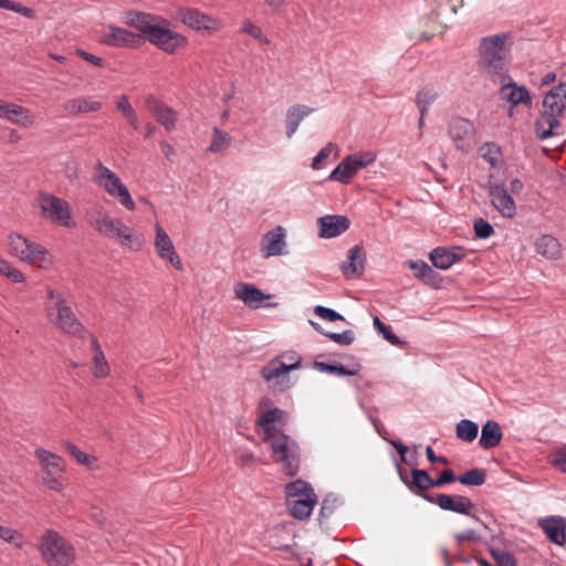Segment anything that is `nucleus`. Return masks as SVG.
<instances>
[{"mask_svg": "<svg viewBox=\"0 0 566 566\" xmlns=\"http://www.w3.org/2000/svg\"><path fill=\"white\" fill-rule=\"evenodd\" d=\"M398 473L400 480L405 483V485L415 494L423 495L422 492L428 491L431 488H436L434 479H432L426 470L421 469H412L411 470V479H409L400 464H397Z\"/></svg>", "mask_w": 566, "mask_h": 566, "instance_id": "f3484780", "label": "nucleus"}, {"mask_svg": "<svg viewBox=\"0 0 566 566\" xmlns=\"http://www.w3.org/2000/svg\"><path fill=\"white\" fill-rule=\"evenodd\" d=\"M285 230L277 226L266 232L261 240V253L263 258L282 255L285 248Z\"/></svg>", "mask_w": 566, "mask_h": 566, "instance_id": "412c9836", "label": "nucleus"}, {"mask_svg": "<svg viewBox=\"0 0 566 566\" xmlns=\"http://www.w3.org/2000/svg\"><path fill=\"white\" fill-rule=\"evenodd\" d=\"M316 502V494H313L302 499L287 500V505L293 517L305 520L311 515Z\"/></svg>", "mask_w": 566, "mask_h": 566, "instance_id": "473e14b6", "label": "nucleus"}, {"mask_svg": "<svg viewBox=\"0 0 566 566\" xmlns=\"http://www.w3.org/2000/svg\"><path fill=\"white\" fill-rule=\"evenodd\" d=\"M230 142H231V136L228 133L216 127L213 129L212 142H211L208 150L211 153L222 151L229 147Z\"/></svg>", "mask_w": 566, "mask_h": 566, "instance_id": "c03bdc74", "label": "nucleus"}, {"mask_svg": "<svg viewBox=\"0 0 566 566\" xmlns=\"http://www.w3.org/2000/svg\"><path fill=\"white\" fill-rule=\"evenodd\" d=\"M314 313L322 319L328 321V322H335V321H344V316L337 313L336 311L317 305L314 307Z\"/></svg>", "mask_w": 566, "mask_h": 566, "instance_id": "13d9d810", "label": "nucleus"}, {"mask_svg": "<svg viewBox=\"0 0 566 566\" xmlns=\"http://www.w3.org/2000/svg\"><path fill=\"white\" fill-rule=\"evenodd\" d=\"M335 145L333 143H327L319 151L318 154L314 157L313 159V163H312V168L313 169H319V163L323 161L324 159H326L331 153L333 151Z\"/></svg>", "mask_w": 566, "mask_h": 566, "instance_id": "bf43d9fd", "label": "nucleus"}, {"mask_svg": "<svg viewBox=\"0 0 566 566\" xmlns=\"http://www.w3.org/2000/svg\"><path fill=\"white\" fill-rule=\"evenodd\" d=\"M140 39V34L138 35L127 29L111 24L104 31L102 42L111 46L136 48Z\"/></svg>", "mask_w": 566, "mask_h": 566, "instance_id": "2eb2a0df", "label": "nucleus"}, {"mask_svg": "<svg viewBox=\"0 0 566 566\" xmlns=\"http://www.w3.org/2000/svg\"><path fill=\"white\" fill-rule=\"evenodd\" d=\"M177 14L184 25L199 33L213 34L222 29V22L219 19L198 8L182 7L178 9Z\"/></svg>", "mask_w": 566, "mask_h": 566, "instance_id": "9b49d317", "label": "nucleus"}, {"mask_svg": "<svg viewBox=\"0 0 566 566\" xmlns=\"http://www.w3.org/2000/svg\"><path fill=\"white\" fill-rule=\"evenodd\" d=\"M486 474L482 469H471L465 473L458 475V481L464 485L480 486L485 482Z\"/></svg>", "mask_w": 566, "mask_h": 566, "instance_id": "37998d69", "label": "nucleus"}, {"mask_svg": "<svg viewBox=\"0 0 566 566\" xmlns=\"http://www.w3.org/2000/svg\"><path fill=\"white\" fill-rule=\"evenodd\" d=\"M116 107L118 111H120L123 113V115L125 117H127L128 115H133V113L135 112V109L133 108L132 104L128 101L127 95H125V94L118 98V101L116 103Z\"/></svg>", "mask_w": 566, "mask_h": 566, "instance_id": "0e129e2a", "label": "nucleus"}, {"mask_svg": "<svg viewBox=\"0 0 566 566\" xmlns=\"http://www.w3.org/2000/svg\"><path fill=\"white\" fill-rule=\"evenodd\" d=\"M10 254L22 261L24 252L29 247V239L19 233H11L8 237Z\"/></svg>", "mask_w": 566, "mask_h": 566, "instance_id": "4c0bfd02", "label": "nucleus"}, {"mask_svg": "<svg viewBox=\"0 0 566 566\" xmlns=\"http://www.w3.org/2000/svg\"><path fill=\"white\" fill-rule=\"evenodd\" d=\"M338 505H339L338 497H336L332 494L327 495L323 500L322 505H321L319 517H318L319 523H323L324 520L328 518L336 511Z\"/></svg>", "mask_w": 566, "mask_h": 566, "instance_id": "49530a36", "label": "nucleus"}, {"mask_svg": "<svg viewBox=\"0 0 566 566\" xmlns=\"http://www.w3.org/2000/svg\"><path fill=\"white\" fill-rule=\"evenodd\" d=\"M124 23L137 30L143 40L167 54H174L188 44L187 38L171 29V22L159 14L137 10L127 11Z\"/></svg>", "mask_w": 566, "mask_h": 566, "instance_id": "f257e3e1", "label": "nucleus"}, {"mask_svg": "<svg viewBox=\"0 0 566 566\" xmlns=\"http://www.w3.org/2000/svg\"><path fill=\"white\" fill-rule=\"evenodd\" d=\"M63 447L70 453V455L73 457L78 463H81L87 468H93L94 464L96 463L95 457L83 452L74 443H72L70 441H64Z\"/></svg>", "mask_w": 566, "mask_h": 566, "instance_id": "a19ab883", "label": "nucleus"}, {"mask_svg": "<svg viewBox=\"0 0 566 566\" xmlns=\"http://www.w3.org/2000/svg\"><path fill=\"white\" fill-rule=\"evenodd\" d=\"M88 224L99 234L115 239L132 250L138 251L144 244L142 234L136 233L126 226L120 219L113 218L102 210H95L87 213Z\"/></svg>", "mask_w": 566, "mask_h": 566, "instance_id": "20e7f679", "label": "nucleus"}, {"mask_svg": "<svg viewBox=\"0 0 566 566\" xmlns=\"http://www.w3.org/2000/svg\"><path fill=\"white\" fill-rule=\"evenodd\" d=\"M34 455L44 470L43 476L63 475L64 462L60 455L42 448L36 449Z\"/></svg>", "mask_w": 566, "mask_h": 566, "instance_id": "bb28decb", "label": "nucleus"}, {"mask_svg": "<svg viewBox=\"0 0 566 566\" xmlns=\"http://www.w3.org/2000/svg\"><path fill=\"white\" fill-rule=\"evenodd\" d=\"M0 9H7L20 13L28 19H35L36 17V12L34 9L24 7L21 3L13 2L11 0H0Z\"/></svg>", "mask_w": 566, "mask_h": 566, "instance_id": "a18cd8bd", "label": "nucleus"}, {"mask_svg": "<svg viewBox=\"0 0 566 566\" xmlns=\"http://www.w3.org/2000/svg\"><path fill=\"white\" fill-rule=\"evenodd\" d=\"M465 256L462 247H438L430 252V261L440 270H448Z\"/></svg>", "mask_w": 566, "mask_h": 566, "instance_id": "aec40b11", "label": "nucleus"}, {"mask_svg": "<svg viewBox=\"0 0 566 566\" xmlns=\"http://www.w3.org/2000/svg\"><path fill=\"white\" fill-rule=\"evenodd\" d=\"M281 358L286 361H282L279 358L272 360L262 368L261 375L268 381L276 380L280 389L283 390L290 386V380L286 377L287 373L301 368L302 358L294 352L285 353Z\"/></svg>", "mask_w": 566, "mask_h": 566, "instance_id": "9d476101", "label": "nucleus"}, {"mask_svg": "<svg viewBox=\"0 0 566 566\" xmlns=\"http://www.w3.org/2000/svg\"><path fill=\"white\" fill-rule=\"evenodd\" d=\"M410 269L413 271L416 277L421 279L428 284L433 283L438 275L437 272L423 261H411Z\"/></svg>", "mask_w": 566, "mask_h": 566, "instance_id": "58836bf2", "label": "nucleus"}, {"mask_svg": "<svg viewBox=\"0 0 566 566\" xmlns=\"http://www.w3.org/2000/svg\"><path fill=\"white\" fill-rule=\"evenodd\" d=\"M241 31L251 35L253 39L259 40L264 44H270V40L265 36L260 27L255 25L251 20L245 19L242 23Z\"/></svg>", "mask_w": 566, "mask_h": 566, "instance_id": "8fccbe9b", "label": "nucleus"}, {"mask_svg": "<svg viewBox=\"0 0 566 566\" xmlns=\"http://www.w3.org/2000/svg\"><path fill=\"white\" fill-rule=\"evenodd\" d=\"M76 55L95 66H98V67L103 66V60L99 56H96V55L88 53L84 50H77Z\"/></svg>", "mask_w": 566, "mask_h": 566, "instance_id": "338daca9", "label": "nucleus"}, {"mask_svg": "<svg viewBox=\"0 0 566 566\" xmlns=\"http://www.w3.org/2000/svg\"><path fill=\"white\" fill-rule=\"evenodd\" d=\"M480 154L491 165H495L500 155V147L494 143H485L483 146H481Z\"/></svg>", "mask_w": 566, "mask_h": 566, "instance_id": "5fc2aeb1", "label": "nucleus"}, {"mask_svg": "<svg viewBox=\"0 0 566 566\" xmlns=\"http://www.w3.org/2000/svg\"><path fill=\"white\" fill-rule=\"evenodd\" d=\"M479 433V426L469 419H462L457 423V438L464 442H472Z\"/></svg>", "mask_w": 566, "mask_h": 566, "instance_id": "e433bc0d", "label": "nucleus"}, {"mask_svg": "<svg viewBox=\"0 0 566 566\" xmlns=\"http://www.w3.org/2000/svg\"><path fill=\"white\" fill-rule=\"evenodd\" d=\"M490 553L499 566H516V560L511 553L499 548H492Z\"/></svg>", "mask_w": 566, "mask_h": 566, "instance_id": "864d4df0", "label": "nucleus"}, {"mask_svg": "<svg viewBox=\"0 0 566 566\" xmlns=\"http://www.w3.org/2000/svg\"><path fill=\"white\" fill-rule=\"evenodd\" d=\"M426 455H427V459L431 462V463H440V464H443V465H447L449 463V460L448 458L446 457H438L436 455L433 449L431 446H428L426 448Z\"/></svg>", "mask_w": 566, "mask_h": 566, "instance_id": "774afa93", "label": "nucleus"}, {"mask_svg": "<svg viewBox=\"0 0 566 566\" xmlns=\"http://www.w3.org/2000/svg\"><path fill=\"white\" fill-rule=\"evenodd\" d=\"M275 423H285V412L276 407L263 411L256 420V426L262 429L264 438L272 437L274 433L283 432L275 428Z\"/></svg>", "mask_w": 566, "mask_h": 566, "instance_id": "a878e982", "label": "nucleus"}, {"mask_svg": "<svg viewBox=\"0 0 566 566\" xmlns=\"http://www.w3.org/2000/svg\"><path fill=\"white\" fill-rule=\"evenodd\" d=\"M455 481H458V476L453 473L452 470L447 469L440 473L438 479H434V485L436 488H441L447 483H452Z\"/></svg>", "mask_w": 566, "mask_h": 566, "instance_id": "052dcab7", "label": "nucleus"}, {"mask_svg": "<svg viewBox=\"0 0 566 566\" xmlns=\"http://www.w3.org/2000/svg\"><path fill=\"white\" fill-rule=\"evenodd\" d=\"M356 175L355 167L352 164V157L346 156L339 165L329 174L328 180L338 181L348 185Z\"/></svg>", "mask_w": 566, "mask_h": 566, "instance_id": "72a5a7b5", "label": "nucleus"}, {"mask_svg": "<svg viewBox=\"0 0 566 566\" xmlns=\"http://www.w3.org/2000/svg\"><path fill=\"white\" fill-rule=\"evenodd\" d=\"M449 136L460 150H469L472 147L474 136V125L472 122L457 117L449 123Z\"/></svg>", "mask_w": 566, "mask_h": 566, "instance_id": "ddd939ff", "label": "nucleus"}, {"mask_svg": "<svg viewBox=\"0 0 566 566\" xmlns=\"http://www.w3.org/2000/svg\"><path fill=\"white\" fill-rule=\"evenodd\" d=\"M48 298L51 303L46 304L45 311L50 323L66 334L83 338L87 332L63 294L49 287Z\"/></svg>", "mask_w": 566, "mask_h": 566, "instance_id": "39448f33", "label": "nucleus"}, {"mask_svg": "<svg viewBox=\"0 0 566 566\" xmlns=\"http://www.w3.org/2000/svg\"><path fill=\"white\" fill-rule=\"evenodd\" d=\"M501 98L512 105L530 104L531 95L525 86H518L515 82L503 83L500 90Z\"/></svg>", "mask_w": 566, "mask_h": 566, "instance_id": "c85d7f7f", "label": "nucleus"}, {"mask_svg": "<svg viewBox=\"0 0 566 566\" xmlns=\"http://www.w3.org/2000/svg\"><path fill=\"white\" fill-rule=\"evenodd\" d=\"M458 544H462L464 542H480L481 536L474 530H467L464 532L458 533L454 535Z\"/></svg>", "mask_w": 566, "mask_h": 566, "instance_id": "680f3d73", "label": "nucleus"}, {"mask_svg": "<svg viewBox=\"0 0 566 566\" xmlns=\"http://www.w3.org/2000/svg\"><path fill=\"white\" fill-rule=\"evenodd\" d=\"M285 494L287 500L302 499L312 496L314 493L313 488L303 480H295L285 486Z\"/></svg>", "mask_w": 566, "mask_h": 566, "instance_id": "c9c22d12", "label": "nucleus"}, {"mask_svg": "<svg viewBox=\"0 0 566 566\" xmlns=\"http://www.w3.org/2000/svg\"><path fill=\"white\" fill-rule=\"evenodd\" d=\"M536 252L545 258L555 259L559 254V243L552 235H542L535 243Z\"/></svg>", "mask_w": 566, "mask_h": 566, "instance_id": "f704fd0d", "label": "nucleus"}, {"mask_svg": "<svg viewBox=\"0 0 566 566\" xmlns=\"http://www.w3.org/2000/svg\"><path fill=\"white\" fill-rule=\"evenodd\" d=\"M437 96V93L430 88H422L417 93L415 103L422 117L427 116L429 106L436 101Z\"/></svg>", "mask_w": 566, "mask_h": 566, "instance_id": "ea45409f", "label": "nucleus"}, {"mask_svg": "<svg viewBox=\"0 0 566 566\" xmlns=\"http://www.w3.org/2000/svg\"><path fill=\"white\" fill-rule=\"evenodd\" d=\"M0 118H6L13 124L24 127H29L34 123V117L28 108L4 99H0Z\"/></svg>", "mask_w": 566, "mask_h": 566, "instance_id": "4be33fe9", "label": "nucleus"}, {"mask_svg": "<svg viewBox=\"0 0 566 566\" xmlns=\"http://www.w3.org/2000/svg\"><path fill=\"white\" fill-rule=\"evenodd\" d=\"M22 262H27L41 269H49L53 264L50 252L43 245L31 240H29V247L24 252Z\"/></svg>", "mask_w": 566, "mask_h": 566, "instance_id": "cd10ccee", "label": "nucleus"}, {"mask_svg": "<svg viewBox=\"0 0 566 566\" xmlns=\"http://www.w3.org/2000/svg\"><path fill=\"white\" fill-rule=\"evenodd\" d=\"M566 108V81L553 86L544 96L543 111L535 123L539 139H547L559 134L560 118Z\"/></svg>", "mask_w": 566, "mask_h": 566, "instance_id": "7ed1b4c3", "label": "nucleus"}, {"mask_svg": "<svg viewBox=\"0 0 566 566\" xmlns=\"http://www.w3.org/2000/svg\"><path fill=\"white\" fill-rule=\"evenodd\" d=\"M38 205L41 217L52 224L64 228L75 227V222L72 220L71 206L66 200L53 193L40 191Z\"/></svg>", "mask_w": 566, "mask_h": 566, "instance_id": "6e6552de", "label": "nucleus"}, {"mask_svg": "<svg viewBox=\"0 0 566 566\" xmlns=\"http://www.w3.org/2000/svg\"><path fill=\"white\" fill-rule=\"evenodd\" d=\"M233 293L235 298L243 302L244 305L252 310L261 307V303L273 297L265 294L262 290L251 283L239 282L234 285Z\"/></svg>", "mask_w": 566, "mask_h": 566, "instance_id": "dca6fc26", "label": "nucleus"}, {"mask_svg": "<svg viewBox=\"0 0 566 566\" xmlns=\"http://www.w3.org/2000/svg\"><path fill=\"white\" fill-rule=\"evenodd\" d=\"M315 109L312 107H308L306 105L296 104L291 106L286 111L285 120H286V136L287 138H291L295 132L297 130L300 123L303 120L304 117L311 115L314 113Z\"/></svg>", "mask_w": 566, "mask_h": 566, "instance_id": "2f4dec72", "label": "nucleus"}, {"mask_svg": "<svg viewBox=\"0 0 566 566\" xmlns=\"http://www.w3.org/2000/svg\"><path fill=\"white\" fill-rule=\"evenodd\" d=\"M272 449L273 460L281 464L289 476H295L300 471V448L297 442L284 432L263 438Z\"/></svg>", "mask_w": 566, "mask_h": 566, "instance_id": "0eeeda50", "label": "nucleus"}, {"mask_svg": "<svg viewBox=\"0 0 566 566\" xmlns=\"http://www.w3.org/2000/svg\"><path fill=\"white\" fill-rule=\"evenodd\" d=\"M348 261L342 263L340 269L347 279L361 276L365 269L366 254L361 245H354L348 251Z\"/></svg>", "mask_w": 566, "mask_h": 566, "instance_id": "393cba45", "label": "nucleus"}, {"mask_svg": "<svg viewBox=\"0 0 566 566\" xmlns=\"http://www.w3.org/2000/svg\"><path fill=\"white\" fill-rule=\"evenodd\" d=\"M38 548L48 566H71L75 559L74 547L54 530L41 535Z\"/></svg>", "mask_w": 566, "mask_h": 566, "instance_id": "423d86ee", "label": "nucleus"}, {"mask_svg": "<svg viewBox=\"0 0 566 566\" xmlns=\"http://www.w3.org/2000/svg\"><path fill=\"white\" fill-rule=\"evenodd\" d=\"M553 464L566 473V447L560 448L553 459Z\"/></svg>", "mask_w": 566, "mask_h": 566, "instance_id": "69168bd1", "label": "nucleus"}, {"mask_svg": "<svg viewBox=\"0 0 566 566\" xmlns=\"http://www.w3.org/2000/svg\"><path fill=\"white\" fill-rule=\"evenodd\" d=\"M96 169L99 171L96 178L98 186L111 197L116 198L127 210L134 211L136 209L135 202L120 178L102 163L97 164Z\"/></svg>", "mask_w": 566, "mask_h": 566, "instance_id": "1a4fd4ad", "label": "nucleus"}, {"mask_svg": "<svg viewBox=\"0 0 566 566\" xmlns=\"http://www.w3.org/2000/svg\"><path fill=\"white\" fill-rule=\"evenodd\" d=\"M0 538L7 543H13L15 547L22 548V534L13 528L0 525Z\"/></svg>", "mask_w": 566, "mask_h": 566, "instance_id": "603ef678", "label": "nucleus"}, {"mask_svg": "<svg viewBox=\"0 0 566 566\" xmlns=\"http://www.w3.org/2000/svg\"><path fill=\"white\" fill-rule=\"evenodd\" d=\"M538 524L552 543L559 546L566 543V518L549 516L539 520Z\"/></svg>", "mask_w": 566, "mask_h": 566, "instance_id": "b1692460", "label": "nucleus"}, {"mask_svg": "<svg viewBox=\"0 0 566 566\" xmlns=\"http://www.w3.org/2000/svg\"><path fill=\"white\" fill-rule=\"evenodd\" d=\"M0 275L9 277L14 283L24 281V275L18 269L11 266L7 260H0Z\"/></svg>", "mask_w": 566, "mask_h": 566, "instance_id": "3c124183", "label": "nucleus"}, {"mask_svg": "<svg viewBox=\"0 0 566 566\" xmlns=\"http://www.w3.org/2000/svg\"><path fill=\"white\" fill-rule=\"evenodd\" d=\"M315 367L322 373L335 374L338 376H354L359 371V367L349 369L340 364H328L323 361H316Z\"/></svg>", "mask_w": 566, "mask_h": 566, "instance_id": "79ce46f5", "label": "nucleus"}, {"mask_svg": "<svg viewBox=\"0 0 566 566\" xmlns=\"http://www.w3.org/2000/svg\"><path fill=\"white\" fill-rule=\"evenodd\" d=\"M422 497L427 502L438 505L443 511H450L467 516L471 515V510L475 506V504L469 497L459 494H423Z\"/></svg>", "mask_w": 566, "mask_h": 566, "instance_id": "f8f14e48", "label": "nucleus"}, {"mask_svg": "<svg viewBox=\"0 0 566 566\" xmlns=\"http://www.w3.org/2000/svg\"><path fill=\"white\" fill-rule=\"evenodd\" d=\"M42 483L55 492H61L63 490L62 475L42 476Z\"/></svg>", "mask_w": 566, "mask_h": 566, "instance_id": "e2e57ef3", "label": "nucleus"}, {"mask_svg": "<svg viewBox=\"0 0 566 566\" xmlns=\"http://www.w3.org/2000/svg\"><path fill=\"white\" fill-rule=\"evenodd\" d=\"M510 34L502 32L484 36L479 44V66L489 76L504 78L510 62Z\"/></svg>", "mask_w": 566, "mask_h": 566, "instance_id": "f03ea898", "label": "nucleus"}, {"mask_svg": "<svg viewBox=\"0 0 566 566\" xmlns=\"http://www.w3.org/2000/svg\"><path fill=\"white\" fill-rule=\"evenodd\" d=\"M155 248L161 259L168 260L177 270H182V263L174 243L159 223H156Z\"/></svg>", "mask_w": 566, "mask_h": 566, "instance_id": "6ab92c4d", "label": "nucleus"}, {"mask_svg": "<svg viewBox=\"0 0 566 566\" xmlns=\"http://www.w3.org/2000/svg\"><path fill=\"white\" fill-rule=\"evenodd\" d=\"M474 232L479 239H488L494 233L493 227L482 218L474 221Z\"/></svg>", "mask_w": 566, "mask_h": 566, "instance_id": "4d7b16f0", "label": "nucleus"}, {"mask_svg": "<svg viewBox=\"0 0 566 566\" xmlns=\"http://www.w3.org/2000/svg\"><path fill=\"white\" fill-rule=\"evenodd\" d=\"M64 107L70 114L77 116L99 112L103 103L88 96H80L67 101Z\"/></svg>", "mask_w": 566, "mask_h": 566, "instance_id": "7c9ffc66", "label": "nucleus"}, {"mask_svg": "<svg viewBox=\"0 0 566 566\" xmlns=\"http://www.w3.org/2000/svg\"><path fill=\"white\" fill-rule=\"evenodd\" d=\"M374 326L375 328L384 336L386 340H388L392 345H400L401 340L399 337L392 333L391 326L386 325L380 321L378 316L374 317Z\"/></svg>", "mask_w": 566, "mask_h": 566, "instance_id": "09e8293b", "label": "nucleus"}, {"mask_svg": "<svg viewBox=\"0 0 566 566\" xmlns=\"http://www.w3.org/2000/svg\"><path fill=\"white\" fill-rule=\"evenodd\" d=\"M491 202L494 208L505 218H513L516 214V206L507 190L500 185L491 186L489 190Z\"/></svg>", "mask_w": 566, "mask_h": 566, "instance_id": "5701e85b", "label": "nucleus"}, {"mask_svg": "<svg viewBox=\"0 0 566 566\" xmlns=\"http://www.w3.org/2000/svg\"><path fill=\"white\" fill-rule=\"evenodd\" d=\"M93 364L95 377L104 378L108 375L109 367L103 350H98L97 353L93 354Z\"/></svg>", "mask_w": 566, "mask_h": 566, "instance_id": "de8ad7c7", "label": "nucleus"}, {"mask_svg": "<svg viewBox=\"0 0 566 566\" xmlns=\"http://www.w3.org/2000/svg\"><path fill=\"white\" fill-rule=\"evenodd\" d=\"M326 337L329 338L331 340H333L339 345H344V346H348V345L353 344V342L355 339V335L352 329H346L342 333L329 332L328 334H326Z\"/></svg>", "mask_w": 566, "mask_h": 566, "instance_id": "6e6d98bb", "label": "nucleus"}, {"mask_svg": "<svg viewBox=\"0 0 566 566\" xmlns=\"http://www.w3.org/2000/svg\"><path fill=\"white\" fill-rule=\"evenodd\" d=\"M503 438L502 429L499 422L494 420H488L481 430V437L479 444L484 450H490L497 447Z\"/></svg>", "mask_w": 566, "mask_h": 566, "instance_id": "c756f323", "label": "nucleus"}, {"mask_svg": "<svg viewBox=\"0 0 566 566\" xmlns=\"http://www.w3.org/2000/svg\"><path fill=\"white\" fill-rule=\"evenodd\" d=\"M319 226L318 237L331 239L346 232L350 221L346 216L327 214L317 219Z\"/></svg>", "mask_w": 566, "mask_h": 566, "instance_id": "a211bd4d", "label": "nucleus"}, {"mask_svg": "<svg viewBox=\"0 0 566 566\" xmlns=\"http://www.w3.org/2000/svg\"><path fill=\"white\" fill-rule=\"evenodd\" d=\"M146 109L154 115L156 120L160 123L167 132L176 128L177 113L161 101L149 94L145 99Z\"/></svg>", "mask_w": 566, "mask_h": 566, "instance_id": "4468645a", "label": "nucleus"}]
</instances>
